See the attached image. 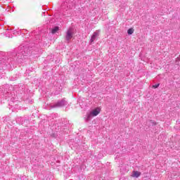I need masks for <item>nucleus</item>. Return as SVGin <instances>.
Here are the masks:
<instances>
[{
	"label": "nucleus",
	"mask_w": 180,
	"mask_h": 180,
	"mask_svg": "<svg viewBox=\"0 0 180 180\" xmlns=\"http://www.w3.org/2000/svg\"><path fill=\"white\" fill-rule=\"evenodd\" d=\"M74 34L72 33V31L71 30H68L66 33V40H71V39L73 37Z\"/></svg>",
	"instance_id": "f257e3e1"
},
{
	"label": "nucleus",
	"mask_w": 180,
	"mask_h": 180,
	"mask_svg": "<svg viewBox=\"0 0 180 180\" xmlns=\"http://www.w3.org/2000/svg\"><path fill=\"white\" fill-rule=\"evenodd\" d=\"M158 86H160V84H155V85L152 86V88H154L155 89L158 88Z\"/></svg>",
	"instance_id": "0eeeda50"
},
{
	"label": "nucleus",
	"mask_w": 180,
	"mask_h": 180,
	"mask_svg": "<svg viewBox=\"0 0 180 180\" xmlns=\"http://www.w3.org/2000/svg\"><path fill=\"white\" fill-rule=\"evenodd\" d=\"M101 113V108H96V109L93 110L91 112L92 116H98Z\"/></svg>",
	"instance_id": "f03ea898"
},
{
	"label": "nucleus",
	"mask_w": 180,
	"mask_h": 180,
	"mask_svg": "<svg viewBox=\"0 0 180 180\" xmlns=\"http://www.w3.org/2000/svg\"><path fill=\"white\" fill-rule=\"evenodd\" d=\"M140 175H141V172H140L139 171H133L131 176L132 178H139V176H140Z\"/></svg>",
	"instance_id": "7ed1b4c3"
},
{
	"label": "nucleus",
	"mask_w": 180,
	"mask_h": 180,
	"mask_svg": "<svg viewBox=\"0 0 180 180\" xmlns=\"http://www.w3.org/2000/svg\"><path fill=\"white\" fill-rule=\"evenodd\" d=\"M58 32V27H55L53 29L51 30L52 34H54V33H57Z\"/></svg>",
	"instance_id": "39448f33"
},
{
	"label": "nucleus",
	"mask_w": 180,
	"mask_h": 180,
	"mask_svg": "<svg viewBox=\"0 0 180 180\" xmlns=\"http://www.w3.org/2000/svg\"><path fill=\"white\" fill-rule=\"evenodd\" d=\"M99 36V34L98 32H94L92 35L90 41L93 43V41H95V39H96V37Z\"/></svg>",
	"instance_id": "20e7f679"
},
{
	"label": "nucleus",
	"mask_w": 180,
	"mask_h": 180,
	"mask_svg": "<svg viewBox=\"0 0 180 180\" xmlns=\"http://www.w3.org/2000/svg\"><path fill=\"white\" fill-rule=\"evenodd\" d=\"M127 33H128V34H133V33H134V30L133 28H129L127 30Z\"/></svg>",
	"instance_id": "423d86ee"
}]
</instances>
